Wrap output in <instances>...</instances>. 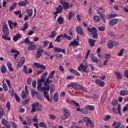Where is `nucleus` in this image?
<instances>
[{
    "label": "nucleus",
    "mask_w": 128,
    "mask_h": 128,
    "mask_svg": "<svg viewBox=\"0 0 128 128\" xmlns=\"http://www.w3.org/2000/svg\"><path fill=\"white\" fill-rule=\"evenodd\" d=\"M88 32H90L92 33V34L93 36V38H94L95 40H96L98 38V33H96V32H98V30L95 28H88Z\"/></svg>",
    "instance_id": "obj_1"
},
{
    "label": "nucleus",
    "mask_w": 128,
    "mask_h": 128,
    "mask_svg": "<svg viewBox=\"0 0 128 128\" xmlns=\"http://www.w3.org/2000/svg\"><path fill=\"white\" fill-rule=\"evenodd\" d=\"M46 76H48V72H46L42 75L41 78L38 81V86H42V83L44 82V78H46Z\"/></svg>",
    "instance_id": "obj_2"
},
{
    "label": "nucleus",
    "mask_w": 128,
    "mask_h": 128,
    "mask_svg": "<svg viewBox=\"0 0 128 128\" xmlns=\"http://www.w3.org/2000/svg\"><path fill=\"white\" fill-rule=\"evenodd\" d=\"M39 106H40V103L38 102H36V103L32 104V108L30 112H34L36 110V112H40V108L38 107Z\"/></svg>",
    "instance_id": "obj_3"
},
{
    "label": "nucleus",
    "mask_w": 128,
    "mask_h": 128,
    "mask_svg": "<svg viewBox=\"0 0 128 128\" xmlns=\"http://www.w3.org/2000/svg\"><path fill=\"white\" fill-rule=\"evenodd\" d=\"M64 116H62V120H66L70 116V112L66 108L64 109Z\"/></svg>",
    "instance_id": "obj_4"
},
{
    "label": "nucleus",
    "mask_w": 128,
    "mask_h": 128,
    "mask_svg": "<svg viewBox=\"0 0 128 128\" xmlns=\"http://www.w3.org/2000/svg\"><path fill=\"white\" fill-rule=\"evenodd\" d=\"M78 70H82L83 72H86V74H88V72H90V70H88V67L84 66V64L82 63L78 67Z\"/></svg>",
    "instance_id": "obj_5"
},
{
    "label": "nucleus",
    "mask_w": 128,
    "mask_h": 128,
    "mask_svg": "<svg viewBox=\"0 0 128 128\" xmlns=\"http://www.w3.org/2000/svg\"><path fill=\"white\" fill-rule=\"evenodd\" d=\"M66 102L68 104H71L72 106H75L76 108H78V106H80V104L70 98L66 100Z\"/></svg>",
    "instance_id": "obj_6"
},
{
    "label": "nucleus",
    "mask_w": 128,
    "mask_h": 128,
    "mask_svg": "<svg viewBox=\"0 0 128 128\" xmlns=\"http://www.w3.org/2000/svg\"><path fill=\"white\" fill-rule=\"evenodd\" d=\"M2 32H4L5 36H8L10 34V32H8V24H4L2 28Z\"/></svg>",
    "instance_id": "obj_7"
},
{
    "label": "nucleus",
    "mask_w": 128,
    "mask_h": 128,
    "mask_svg": "<svg viewBox=\"0 0 128 128\" xmlns=\"http://www.w3.org/2000/svg\"><path fill=\"white\" fill-rule=\"evenodd\" d=\"M44 53V50L42 48L37 49L36 56V58H38L42 56V54Z\"/></svg>",
    "instance_id": "obj_8"
},
{
    "label": "nucleus",
    "mask_w": 128,
    "mask_h": 128,
    "mask_svg": "<svg viewBox=\"0 0 128 128\" xmlns=\"http://www.w3.org/2000/svg\"><path fill=\"white\" fill-rule=\"evenodd\" d=\"M30 92L32 94V98H34V96H36L37 98H40V93L36 91V90L32 89L30 90Z\"/></svg>",
    "instance_id": "obj_9"
},
{
    "label": "nucleus",
    "mask_w": 128,
    "mask_h": 128,
    "mask_svg": "<svg viewBox=\"0 0 128 128\" xmlns=\"http://www.w3.org/2000/svg\"><path fill=\"white\" fill-rule=\"evenodd\" d=\"M118 22V18H114L111 20L109 22V24L110 26H114L115 24H116Z\"/></svg>",
    "instance_id": "obj_10"
},
{
    "label": "nucleus",
    "mask_w": 128,
    "mask_h": 128,
    "mask_svg": "<svg viewBox=\"0 0 128 128\" xmlns=\"http://www.w3.org/2000/svg\"><path fill=\"white\" fill-rule=\"evenodd\" d=\"M34 66H36L38 68H42V70H46V66H44V64H40L34 62Z\"/></svg>",
    "instance_id": "obj_11"
},
{
    "label": "nucleus",
    "mask_w": 128,
    "mask_h": 128,
    "mask_svg": "<svg viewBox=\"0 0 128 128\" xmlns=\"http://www.w3.org/2000/svg\"><path fill=\"white\" fill-rule=\"evenodd\" d=\"M29 2L28 0H25V2H20L18 4L19 6H26V4H28Z\"/></svg>",
    "instance_id": "obj_12"
},
{
    "label": "nucleus",
    "mask_w": 128,
    "mask_h": 128,
    "mask_svg": "<svg viewBox=\"0 0 128 128\" xmlns=\"http://www.w3.org/2000/svg\"><path fill=\"white\" fill-rule=\"evenodd\" d=\"M54 52H63V54L66 53V50H62V48H54Z\"/></svg>",
    "instance_id": "obj_13"
},
{
    "label": "nucleus",
    "mask_w": 128,
    "mask_h": 128,
    "mask_svg": "<svg viewBox=\"0 0 128 128\" xmlns=\"http://www.w3.org/2000/svg\"><path fill=\"white\" fill-rule=\"evenodd\" d=\"M76 32L78 34H80V36H84V31H82V29L80 28V27H76Z\"/></svg>",
    "instance_id": "obj_14"
},
{
    "label": "nucleus",
    "mask_w": 128,
    "mask_h": 128,
    "mask_svg": "<svg viewBox=\"0 0 128 128\" xmlns=\"http://www.w3.org/2000/svg\"><path fill=\"white\" fill-rule=\"evenodd\" d=\"M95 82L96 84H98L101 88H102V86H104V81H101L100 80H96Z\"/></svg>",
    "instance_id": "obj_15"
},
{
    "label": "nucleus",
    "mask_w": 128,
    "mask_h": 128,
    "mask_svg": "<svg viewBox=\"0 0 128 128\" xmlns=\"http://www.w3.org/2000/svg\"><path fill=\"white\" fill-rule=\"evenodd\" d=\"M108 48L110 50V49L112 48H114V41H112V40H109L108 41Z\"/></svg>",
    "instance_id": "obj_16"
},
{
    "label": "nucleus",
    "mask_w": 128,
    "mask_h": 128,
    "mask_svg": "<svg viewBox=\"0 0 128 128\" xmlns=\"http://www.w3.org/2000/svg\"><path fill=\"white\" fill-rule=\"evenodd\" d=\"M70 72H72V74H74L76 75V76H80V72H78L76 70H74L72 68L70 69Z\"/></svg>",
    "instance_id": "obj_17"
},
{
    "label": "nucleus",
    "mask_w": 128,
    "mask_h": 128,
    "mask_svg": "<svg viewBox=\"0 0 128 128\" xmlns=\"http://www.w3.org/2000/svg\"><path fill=\"white\" fill-rule=\"evenodd\" d=\"M62 6L65 10H68V8H70V3L68 2H64Z\"/></svg>",
    "instance_id": "obj_18"
},
{
    "label": "nucleus",
    "mask_w": 128,
    "mask_h": 128,
    "mask_svg": "<svg viewBox=\"0 0 128 128\" xmlns=\"http://www.w3.org/2000/svg\"><path fill=\"white\" fill-rule=\"evenodd\" d=\"M82 86L80 84L76 83H74L73 84V88H77V90H82Z\"/></svg>",
    "instance_id": "obj_19"
},
{
    "label": "nucleus",
    "mask_w": 128,
    "mask_h": 128,
    "mask_svg": "<svg viewBox=\"0 0 128 128\" xmlns=\"http://www.w3.org/2000/svg\"><path fill=\"white\" fill-rule=\"evenodd\" d=\"M96 40L94 39H89L88 42L90 46L94 47V46Z\"/></svg>",
    "instance_id": "obj_20"
},
{
    "label": "nucleus",
    "mask_w": 128,
    "mask_h": 128,
    "mask_svg": "<svg viewBox=\"0 0 128 128\" xmlns=\"http://www.w3.org/2000/svg\"><path fill=\"white\" fill-rule=\"evenodd\" d=\"M24 28H20V30L22 31H24L26 30H28V22H26L24 24Z\"/></svg>",
    "instance_id": "obj_21"
},
{
    "label": "nucleus",
    "mask_w": 128,
    "mask_h": 128,
    "mask_svg": "<svg viewBox=\"0 0 128 128\" xmlns=\"http://www.w3.org/2000/svg\"><path fill=\"white\" fill-rule=\"evenodd\" d=\"M84 122H86V126H88H88H90L88 123L92 120L90 119V118H88V117H85L84 118Z\"/></svg>",
    "instance_id": "obj_22"
},
{
    "label": "nucleus",
    "mask_w": 128,
    "mask_h": 128,
    "mask_svg": "<svg viewBox=\"0 0 128 128\" xmlns=\"http://www.w3.org/2000/svg\"><path fill=\"white\" fill-rule=\"evenodd\" d=\"M6 65L8 66V68L9 70H10V72L14 71V68H12V63H10V62H8L6 64Z\"/></svg>",
    "instance_id": "obj_23"
},
{
    "label": "nucleus",
    "mask_w": 128,
    "mask_h": 128,
    "mask_svg": "<svg viewBox=\"0 0 128 128\" xmlns=\"http://www.w3.org/2000/svg\"><path fill=\"white\" fill-rule=\"evenodd\" d=\"M36 46L31 44L28 47V50H36Z\"/></svg>",
    "instance_id": "obj_24"
},
{
    "label": "nucleus",
    "mask_w": 128,
    "mask_h": 128,
    "mask_svg": "<svg viewBox=\"0 0 128 128\" xmlns=\"http://www.w3.org/2000/svg\"><path fill=\"white\" fill-rule=\"evenodd\" d=\"M86 108L88 110H89L92 111L94 110V106L91 105H87L86 106Z\"/></svg>",
    "instance_id": "obj_25"
},
{
    "label": "nucleus",
    "mask_w": 128,
    "mask_h": 128,
    "mask_svg": "<svg viewBox=\"0 0 128 128\" xmlns=\"http://www.w3.org/2000/svg\"><path fill=\"white\" fill-rule=\"evenodd\" d=\"M62 10H64V7L61 5H59L58 8H56V12H58L59 14H61L62 12Z\"/></svg>",
    "instance_id": "obj_26"
},
{
    "label": "nucleus",
    "mask_w": 128,
    "mask_h": 128,
    "mask_svg": "<svg viewBox=\"0 0 128 128\" xmlns=\"http://www.w3.org/2000/svg\"><path fill=\"white\" fill-rule=\"evenodd\" d=\"M44 96L46 98L48 102H50V96L48 95V92L44 91Z\"/></svg>",
    "instance_id": "obj_27"
},
{
    "label": "nucleus",
    "mask_w": 128,
    "mask_h": 128,
    "mask_svg": "<svg viewBox=\"0 0 128 128\" xmlns=\"http://www.w3.org/2000/svg\"><path fill=\"white\" fill-rule=\"evenodd\" d=\"M54 100L55 102H58V92H56L54 94Z\"/></svg>",
    "instance_id": "obj_28"
},
{
    "label": "nucleus",
    "mask_w": 128,
    "mask_h": 128,
    "mask_svg": "<svg viewBox=\"0 0 128 128\" xmlns=\"http://www.w3.org/2000/svg\"><path fill=\"white\" fill-rule=\"evenodd\" d=\"M20 38V34H18L14 37L13 40H14V42H18Z\"/></svg>",
    "instance_id": "obj_29"
},
{
    "label": "nucleus",
    "mask_w": 128,
    "mask_h": 128,
    "mask_svg": "<svg viewBox=\"0 0 128 128\" xmlns=\"http://www.w3.org/2000/svg\"><path fill=\"white\" fill-rule=\"evenodd\" d=\"M115 74L117 76V80H122V74L118 72H115Z\"/></svg>",
    "instance_id": "obj_30"
},
{
    "label": "nucleus",
    "mask_w": 128,
    "mask_h": 128,
    "mask_svg": "<svg viewBox=\"0 0 128 128\" xmlns=\"http://www.w3.org/2000/svg\"><path fill=\"white\" fill-rule=\"evenodd\" d=\"M4 114V109H2V107L0 106V118H2Z\"/></svg>",
    "instance_id": "obj_31"
},
{
    "label": "nucleus",
    "mask_w": 128,
    "mask_h": 128,
    "mask_svg": "<svg viewBox=\"0 0 128 128\" xmlns=\"http://www.w3.org/2000/svg\"><path fill=\"white\" fill-rule=\"evenodd\" d=\"M8 22L10 30H14V28L12 27V26H14V23L12 22V20H9Z\"/></svg>",
    "instance_id": "obj_32"
},
{
    "label": "nucleus",
    "mask_w": 128,
    "mask_h": 128,
    "mask_svg": "<svg viewBox=\"0 0 128 128\" xmlns=\"http://www.w3.org/2000/svg\"><path fill=\"white\" fill-rule=\"evenodd\" d=\"M21 96L22 98H23L24 100L28 98L26 96V92L24 90L22 91Z\"/></svg>",
    "instance_id": "obj_33"
},
{
    "label": "nucleus",
    "mask_w": 128,
    "mask_h": 128,
    "mask_svg": "<svg viewBox=\"0 0 128 128\" xmlns=\"http://www.w3.org/2000/svg\"><path fill=\"white\" fill-rule=\"evenodd\" d=\"M116 16H118L117 14H112L108 15L106 16V18H109V19L114 18H116Z\"/></svg>",
    "instance_id": "obj_34"
},
{
    "label": "nucleus",
    "mask_w": 128,
    "mask_h": 128,
    "mask_svg": "<svg viewBox=\"0 0 128 128\" xmlns=\"http://www.w3.org/2000/svg\"><path fill=\"white\" fill-rule=\"evenodd\" d=\"M64 34H61L60 36H58L56 38V40H55V42H60V38H62V36H63Z\"/></svg>",
    "instance_id": "obj_35"
},
{
    "label": "nucleus",
    "mask_w": 128,
    "mask_h": 128,
    "mask_svg": "<svg viewBox=\"0 0 128 128\" xmlns=\"http://www.w3.org/2000/svg\"><path fill=\"white\" fill-rule=\"evenodd\" d=\"M14 13L15 14L18 15V14H20V16H19L20 18H22V11L18 10V12H14Z\"/></svg>",
    "instance_id": "obj_36"
},
{
    "label": "nucleus",
    "mask_w": 128,
    "mask_h": 128,
    "mask_svg": "<svg viewBox=\"0 0 128 128\" xmlns=\"http://www.w3.org/2000/svg\"><path fill=\"white\" fill-rule=\"evenodd\" d=\"M39 126L40 128H48V126L44 122H41L39 123Z\"/></svg>",
    "instance_id": "obj_37"
},
{
    "label": "nucleus",
    "mask_w": 128,
    "mask_h": 128,
    "mask_svg": "<svg viewBox=\"0 0 128 128\" xmlns=\"http://www.w3.org/2000/svg\"><path fill=\"white\" fill-rule=\"evenodd\" d=\"M58 22L60 24H64V18L62 17H59L58 18Z\"/></svg>",
    "instance_id": "obj_38"
},
{
    "label": "nucleus",
    "mask_w": 128,
    "mask_h": 128,
    "mask_svg": "<svg viewBox=\"0 0 128 128\" xmlns=\"http://www.w3.org/2000/svg\"><path fill=\"white\" fill-rule=\"evenodd\" d=\"M128 94V92L126 90L120 91V96H126V94Z\"/></svg>",
    "instance_id": "obj_39"
},
{
    "label": "nucleus",
    "mask_w": 128,
    "mask_h": 128,
    "mask_svg": "<svg viewBox=\"0 0 128 128\" xmlns=\"http://www.w3.org/2000/svg\"><path fill=\"white\" fill-rule=\"evenodd\" d=\"M14 96L16 102H20V98H18V94H16V93H14Z\"/></svg>",
    "instance_id": "obj_40"
},
{
    "label": "nucleus",
    "mask_w": 128,
    "mask_h": 128,
    "mask_svg": "<svg viewBox=\"0 0 128 128\" xmlns=\"http://www.w3.org/2000/svg\"><path fill=\"white\" fill-rule=\"evenodd\" d=\"M16 3H14L12 4L11 6H10V12H12V10H14V8H16Z\"/></svg>",
    "instance_id": "obj_41"
},
{
    "label": "nucleus",
    "mask_w": 128,
    "mask_h": 128,
    "mask_svg": "<svg viewBox=\"0 0 128 128\" xmlns=\"http://www.w3.org/2000/svg\"><path fill=\"white\" fill-rule=\"evenodd\" d=\"M66 38L68 40H72V36H68L66 34H63L62 38Z\"/></svg>",
    "instance_id": "obj_42"
},
{
    "label": "nucleus",
    "mask_w": 128,
    "mask_h": 128,
    "mask_svg": "<svg viewBox=\"0 0 128 128\" xmlns=\"http://www.w3.org/2000/svg\"><path fill=\"white\" fill-rule=\"evenodd\" d=\"M78 44V42L74 40V41L72 42L70 44H69L68 46H72L74 45L76 46Z\"/></svg>",
    "instance_id": "obj_43"
},
{
    "label": "nucleus",
    "mask_w": 128,
    "mask_h": 128,
    "mask_svg": "<svg viewBox=\"0 0 128 128\" xmlns=\"http://www.w3.org/2000/svg\"><path fill=\"white\" fill-rule=\"evenodd\" d=\"M28 14L30 18H31L32 16V10L30 9L28 10Z\"/></svg>",
    "instance_id": "obj_44"
},
{
    "label": "nucleus",
    "mask_w": 128,
    "mask_h": 128,
    "mask_svg": "<svg viewBox=\"0 0 128 128\" xmlns=\"http://www.w3.org/2000/svg\"><path fill=\"white\" fill-rule=\"evenodd\" d=\"M100 16H95L93 18V20L95 22H100Z\"/></svg>",
    "instance_id": "obj_45"
},
{
    "label": "nucleus",
    "mask_w": 128,
    "mask_h": 128,
    "mask_svg": "<svg viewBox=\"0 0 128 128\" xmlns=\"http://www.w3.org/2000/svg\"><path fill=\"white\" fill-rule=\"evenodd\" d=\"M54 74V71H52L50 73V74L48 76V78H48L49 80H50L53 78Z\"/></svg>",
    "instance_id": "obj_46"
},
{
    "label": "nucleus",
    "mask_w": 128,
    "mask_h": 128,
    "mask_svg": "<svg viewBox=\"0 0 128 128\" xmlns=\"http://www.w3.org/2000/svg\"><path fill=\"white\" fill-rule=\"evenodd\" d=\"M44 87H43V90L44 92H48L50 90V86H44Z\"/></svg>",
    "instance_id": "obj_47"
},
{
    "label": "nucleus",
    "mask_w": 128,
    "mask_h": 128,
    "mask_svg": "<svg viewBox=\"0 0 128 128\" xmlns=\"http://www.w3.org/2000/svg\"><path fill=\"white\" fill-rule=\"evenodd\" d=\"M6 66L4 65L1 68V72L2 74H6Z\"/></svg>",
    "instance_id": "obj_48"
},
{
    "label": "nucleus",
    "mask_w": 128,
    "mask_h": 128,
    "mask_svg": "<svg viewBox=\"0 0 128 128\" xmlns=\"http://www.w3.org/2000/svg\"><path fill=\"white\" fill-rule=\"evenodd\" d=\"M108 98V94H104L102 97V102H103L106 101V98Z\"/></svg>",
    "instance_id": "obj_49"
},
{
    "label": "nucleus",
    "mask_w": 128,
    "mask_h": 128,
    "mask_svg": "<svg viewBox=\"0 0 128 128\" xmlns=\"http://www.w3.org/2000/svg\"><path fill=\"white\" fill-rule=\"evenodd\" d=\"M2 86L4 90V92H8V86L6 83L3 84Z\"/></svg>",
    "instance_id": "obj_50"
},
{
    "label": "nucleus",
    "mask_w": 128,
    "mask_h": 128,
    "mask_svg": "<svg viewBox=\"0 0 128 128\" xmlns=\"http://www.w3.org/2000/svg\"><path fill=\"white\" fill-rule=\"evenodd\" d=\"M54 90V84H52L50 88V92L52 94Z\"/></svg>",
    "instance_id": "obj_51"
},
{
    "label": "nucleus",
    "mask_w": 128,
    "mask_h": 128,
    "mask_svg": "<svg viewBox=\"0 0 128 128\" xmlns=\"http://www.w3.org/2000/svg\"><path fill=\"white\" fill-rule=\"evenodd\" d=\"M124 48L121 49L120 52L118 54V56H122V54H124Z\"/></svg>",
    "instance_id": "obj_52"
},
{
    "label": "nucleus",
    "mask_w": 128,
    "mask_h": 128,
    "mask_svg": "<svg viewBox=\"0 0 128 128\" xmlns=\"http://www.w3.org/2000/svg\"><path fill=\"white\" fill-rule=\"evenodd\" d=\"M42 86H37V90L38 92H44V87H40Z\"/></svg>",
    "instance_id": "obj_53"
},
{
    "label": "nucleus",
    "mask_w": 128,
    "mask_h": 128,
    "mask_svg": "<svg viewBox=\"0 0 128 128\" xmlns=\"http://www.w3.org/2000/svg\"><path fill=\"white\" fill-rule=\"evenodd\" d=\"M81 112H82L84 114H88V111L86 108H82Z\"/></svg>",
    "instance_id": "obj_54"
},
{
    "label": "nucleus",
    "mask_w": 128,
    "mask_h": 128,
    "mask_svg": "<svg viewBox=\"0 0 128 128\" xmlns=\"http://www.w3.org/2000/svg\"><path fill=\"white\" fill-rule=\"evenodd\" d=\"M24 42L26 44H33L32 42L30 43V40L28 39V38H26L25 40H24Z\"/></svg>",
    "instance_id": "obj_55"
},
{
    "label": "nucleus",
    "mask_w": 128,
    "mask_h": 128,
    "mask_svg": "<svg viewBox=\"0 0 128 128\" xmlns=\"http://www.w3.org/2000/svg\"><path fill=\"white\" fill-rule=\"evenodd\" d=\"M112 116L110 115L106 116L104 118V122H106V120H110Z\"/></svg>",
    "instance_id": "obj_56"
},
{
    "label": "nucleus",
    "mask_w": 128,
    "mask_h": 128,
    "mask_svg": "<svg viewBox=\"0 0 128 128\" xmlns=\"http://www.w3.org/2000/svg\"><path fill=\"white\" fill-rule=\"evenodd\" d=\"M91 60L92 62H98V58H96L94 56H91Z\"/></svg>",
    "instance_id": "obj_57"
},
{
    "label": "nucleus",
    "mask_w": 128,
    "mask_h": 128,
    "mask_svg": "<svg viewBox=\"0 0 128 128\" xmlns=\"http://www.w3.org/2000/svg\"><path fill=\"white\" fill-rule=\"evenodd\" d=\"M48 84H50V80H48V78H47L44 84V86H49Z\"/></svg>",
    "instance_id": "obj_58"
},
{
    "label": "nucleus",
    "mask_w": 128,
    "mask_h": 128,
    "mask_svg": "<svg viewBox=\"0 0 128 128\" xmlns=\"http://www.w3.org/2000/svg\"><path fill=\"white\" fill-rule=\"evenodd\" d=\"M56 36V31L54 30L52 32V34L50 36V38H54Z\"/></svg>",
    "instance_id": "obj_59"
},
{
    "label": "nucleus",
    "mask_w": 128,
    "mask_h": 128,
    "mask_svg": "<svg viewBox=\"0 0 128 128\" xmlns=\"http://www.w3.org/2000/svg\"><path fill=\"white\" fill-rule=\"evenodd\" d=\"M99 14L102 18V20H104V22H106V18L104 17V14Z\"/></svg>",
    "instance_id": "obj_60"
},
{
    "label": "nucleus",
    "mask_w": 128,
    "mask_h": 128,
    "mask_svg": "<svg viewBox=\"0 0 128 128\" xmlns=\"http://www.w3.org/2000/svg\"><path fill=\"white\" fill-rule=\"evenodd\" d=\"M118 102L116 100H113L112 102V106H116V104H118Z\"/></svg>",
    "instance_id": "obj_61"
},
{
    "label": "nucleus",
    "mask_w": 128,
    "mask_h": 128,
    "mask_svg": "<svg viewBox=\"0 0 128 128\" xmlns=\"http://www.w3.org/2000/svg\"><path fill=\"white\" fill-rule=\"evenodd\" d=\"M30 102V99H26L24 101L22 102L23 104H28Z\"/></svg>",
    "instance_id": "obj_62"
},
{
    "label": "nucleus",
    "mask_w": 128,
    "mask_h": 128,
    "mask_svg": "<svg viewBox=\"0 0 128 128\" xmlns=\"http://www.w3.org/2000/svg\"><path fill=\"white\" fill-rule=\"evenodd\" d=\"M126 110H128V104L123 108L122 112H124Z\"/></svg>",
    "instance_id": "obj_63"
},
{
    "label": "nucleus",
    "mask_w": 128,
    "mask_h": 128,
    "mask_svg": "<svg viewBox=\"0 0 128 128\" xmlns=\"http://www.w3.org/2000/svg\"><path fill=\"white\" fill-rule=\"evenodd\" d=\"M124 78H128V70H125L124 71Z\"/></svg>",
    "instance_id": "obj_64"
}]
</instances>
